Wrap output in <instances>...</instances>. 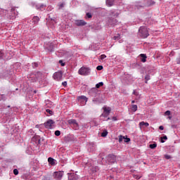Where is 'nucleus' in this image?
I'll use <instances>...</instances> for the list:
<instances>
[{"label":"nucleus","mask_w":180,"mask_h":180,"mask_svg":"<svg viewBox=\"0 0 180 180\" xmlns=\"http://www.w3.org/2000/svg\"><path fill=\"white\" fill-rule=\"evenodd\" d=\"M167 136H165L163 137H161V143H165V140H167Z\"/></svg>","instance_id":"22"},{"label":"nucleus","mask_w":180,"mask_h":180,"mask_svg":"<svg viewBox=\"0 0 180 180\" xmlns=\"http://www.w3.org/2000/svg\"><path fill=\"white\" fill-rule=\"evenodd\" d=\"M139 34L142 39H147L150 34H148V30L146 27H141L139 30Z\"/></svg>","instance_id":"1"},{"label":"nucleus","mask_w":180,"mask_h":180,"mask_svg":"<svg viewBox=\"0 0 180 180\" xmlns=\"http://www.w3.org/2000/svg\"><path fill=\"white\" fill-rule=\"evenodd\" d=\"M100 57H101V60H105V58H106V55L103 54Z\"/></svg>","instance_id":"33"},{"label":"nucleus","mask_w":180,"mask_h":180,"mask_svg":"<svg viewBox=\"0 0 180 180\" xmlns=\"http://www.w3.org/2000/svg\"><path fill=\"white\" fill-rule=\"evenodd\" d=\"M133 94L134 95H139V93L137 92V91H136V90H134V91H133Z\"/></svg>","instance_id":"43"},{"label":"nucleus","mask_w":180,"mask_h":180,"mask_svg":"<svg viewBox=\"0 0 180 180\" xmlns=\"http://www.w3.org/2000/svg\"><path fill=\"white\" fill-rule=\"evenodd\" d=\"M48 162H49V164H51V165H54V164H56V160L52 158H49Z\"/></svg>","instance_id":"15"},{"label":"nucleus","mask_w":180,"mask_h":180,"mask_svg":"<svg viewBox=\"0 0 180 180\" xmlns=\"http://www.w3.org/2000/svg\"><path fill=\"white\" fill-rule=\"evenodd\" d=\"M37 9H39V11H44L46 9V6L44 4L36 6Z\"/></svg>","instance_id":"13"},{"label":"nucleus","mask_w":180,"mask_h":180,"mask_svg":"<svg viewBox=\"0 0 180 180\" xmlns=\"http://www.w3.org/2000/svg\"><path fill=\"white\" fill-rule=\"evenodd\" d=\"M90 72L91 70L89 68L85 67H82L78 71V74H79V75H89Z\"/></svg>","instance_id":"4"},{"label":"nucleus","mask_w":180,"mask_h":180,"mask_svg":"<svg viewBox=\"0 0 180 180\" xmlns=\"http://www.w3.org/2000/svg\"><path fill=\"white\" fill-rule=\"evenodd\" d=\"M86 16L87 18H89V19H91V18H92V15L90 13H87Z\"/></svg>","instance_id":"36"},{"label":"nucleus","mask_w":180,"mask_h":180,"mask_svg":"<svg viewBox=\"0 0 180 180\" xmlns=\"http://www.w3.org/2000/svg\"><path fill=\"white\" fill-rule=\"evenodd\" d=\"M78 179V175L72 173V174H68V180H77Z\"/></svg>","instance_id":"11"},{"label":"nucleus","mask_w":180,"mask_h":180,"mask_svg":"<svg viewBox=\"0 0 180 180\" xmlns=\"http://www.w3.org/2000/svg\"><path fill=\"white\" fill-rule=\"evenodd\" d=\"M107 160L108 161L109 164L115 163L116 161V157L114 155H108L107 157Z\"/></svg>","instance_id":"9"},{"label":"nucleus","mask_w":180,"mask_h":180,"mask_svg":"<svg viewBox=\"0 0 180 180\" xmlns=\"http://www.w3.org/2000/svg\"><path fill=\"white\" fill-rule=\"evenodd\" d=\"M159 129H160V130H164V127L163 126H160Z\"/></svg>","instance_id":"44"},{"label":"nucleus","mask_w":180,"mask_h":180,"mask_svg":"<svg viewBox=\"0 0 180 180\" xmlns=\"http://www.w3.org/2000/svg\"><path fill=\"white\" fill-rule=\"evenodd\" d=\"M167 119H169V120H171V119H172V117L169 116V117H167Z\"/></svg>","instance_id":"47"},{"label":"nucleus","mask_w":180,"mask_h":180,"mask_svg":"<svg viewBox=\"0 0 180 180\" xmlns=\"http://www.w3.org/2000/svg\"><path fill=\"white\" fill-rule=\"evenodd\" d=\"M165 157L167 158V160H169V158H171V157L168 155H165Z\"/></svg>","instance_id":"41"},{"label":"nucleus","mask_w":180,"mask_h":180,"mask_svg":"<svg viewBox=\"0 0 180 180\" xmlns=\"http://www.w3.org/2000/svg\"><path fill=\"white\" fill-rule=\"evenodd\" d=\"M124 143H129L130 141V139L127 138V136H124Z\"/></svg>","instance_id":"25"},{"label":"nucleus","mask_w":180,"mask_h":180,"mask_svg":"<svg viewBox=\"0 0 180 180\" xmlns=\"http://www.w3.org/2000/svg\"><path fill=\"white\" fill-rule=\"evenodd\" d=\"M68 122L69 124H72V126H73L74 124H77V120H73V119L69 120L68 121Z\"/></svg>","instance_id":"17"},{"label":"nucleus","mask_w":180,"mask_h":180,"mask_svg":"<svg viewBox=\"0 0 180 180\" xmlns=\"http://www.w3.org/2000/svg\"><path fill=\"white\" fill-rule=\"evenodd\" d=\"M63 175H64V172H61V171L55 172L53 174V178H54L55 179H56V180H61Z\"/></svg>","instance_id":"7"},{"label":"nucleus","mask_w":180,"mask_h":180,"mask_svg":"<svg viewBox=\"0 0 180 180\" xmlns=\"http://www.w3.org/2000/svg\"><path fill=\"white\" fill-rule=\"evenodd\" d=\"M103 112L101 115V117H108L110 115V112H112V108L104 106L103 107Z\"/></svg>","instance_id":"2"},{"label":"nucleus","mask_w":180,"mask_h":180,"mask_svg":"<svg viewBox=\"0 0 180 180\" xmlns=\"http://www.w3.org/2000/svg\"><path fill=\"white\" fill-rule=\"evenodd\" d=\"M75 25L77 26H85V25H86V22L84 21V20H77L75 21Z\"/></svg>","instance_id":"10"},{"label":"nucleus","mask_w":180,"mask_h":180,"mask_svg":"<svg viewBox=\"0 0 180 180\" xmlns=\"http://www.w3.org/2000/svg\"><path fill=\"white\" fill-rule=\"evenodd\" d=\"M115 2V0H106V4L108 6H113V3Z\"/></svg>","instance_id":"16"},{"label":"nucleus","mask_w":180,"mask_h":180,"mask_svg":"<svg viewBox=\"0 0 180 180\" xmlns=\"http://www.w3.org/2000/svg\"><path fill=\"white\" fill-rule=\"evenodd\" d=\"M13 174H14V175H18L19 174V170H18L17 169H15L13 170Z\"/></svg>","instance_id":"30"},{"label":"nucleus","mask_w":180,"mask_h":180,"mask_svg":"<svg viewBox=\"0 0 180 180\" xmlns=\"http://www.w3.org/2000/svg\"><path fill=\"white\" fill-rule=\"evenodd\" d=\"M165 115L166 116H169V115H171V111L167 110V111L165 112Z\"/></svg>","instance_id":"32"},{"label":"nucleus","mask_w":180,"mask_h":180,"mask_svg":"<svg viewBox=\"0 0 180 180\" xmlns=\"http://www.w3.org/2000/svg\"><path fill=\"white\" fill-rule=\"evenodd\" d=\"M47 113H49V115H53V111L51 110L50 109H46Z\"/></svg>","instance_id":"35"},{"label":"nucleus","mask_w":180,"mask_h":180,"mask_svg":"<svg viewBox=\"0 0 180 180\" xmlns=\"http://www.w3.org/2000/svg\"><path fill=\"white\" fill-rule=\"evenodd\" d=\"M46 129H54L56 127V122L53 120H49L44 123Z\"/></svg>","instance_id":"5"},{"label":"nucleus","mask_w":180,"mask_h":180,"mask_svg":"<svg viewBox=\"0 0 180 180\" xmlns=\"http://www.w3.org/2000/svg\"><path fill=\"white\" fill-rule=\"evenodd\" d=\"M112 120H113V122H116V120H117V118L116 117H112Z\"/></svg>","instance_id":"39"},{"label":"nucleus","mask_w":180,"mask_h":180,"mask_svg":"<svg viewBox=\"0 0 180 180\" xmlns=\"http://www.w3.org/2000/svg\"><path fill=\"white\" fill-rule=\"evenodd\" d=\"M114 16H117V15H114Z\"/></svg>","instance_id":"50"},{"label":"nucleus","mask_w":180,"mask_h":180,"mask_svg":"<svg viewBox=\"0 0 180 180\" xmlns=\"http://www.w3.org/2000/svg\"><path fill=\"white\" fill-rule=\"evenodd\" d=\"M143 126H145L146 127H148L150 126V124H148V122H141L139 123L140 129H142Z\"/></svg>","instance_id":"12"},{"label":"nucleus","mask_w":180,"mask_h":180,"mask_svg":"<svg viewBox=\"0 0 180 180\" xmlns=\"http://www.w3.org/2000/svg\"><path fill=\"white\" fill-rule=\"evenodd\" d=\"M59 64H60L62 67H64V65H65V63H63V60H59Z\"/></svg>","instance_id":"34"},{"label":"nucleus","mask_w":180,"mask_h":180,"mask_svg":"<svg viewBox=\"0 0 180 180\" xmlns=\"http://www.w3.org/2000/svg\"><path fill=\"white\" fill-rule=\"evenodd\" d=\"M41 72H37V74H31L30 75V76L28 77L30 81H32V82H35V81H37V79H39V78H41Z\"/></svg>","instance_id":"3"},{"label":"nucleus","mask_w":180,"mask_h":180,"mask_svg":"<svg viewBox=\"0 0 180 180\" xmlns=\"http://www.w3.org/2000/svg\"><path fill=\"white\" fill-rule=\"evenodd\" d=\"M73 126L75 128V129H78V123L77 122H76V124H74Z\"/></svg>","instance_id":"40"},{"label":"nucleus","mask_w":180,"mask_h":180,"mask_svg":"<svg viewBox=\"0 0 180 180\" xmlns=\"http://www.w3.org/2000/svg\"><path fill=\"white\" fill-rule=\"evenodd\" d=\"M33 67H35V68H36L39 67V64H37V63H33Z\"/></svg>","instance_id":"38"},{"label":"nucleus","mask_w":180,"mask_h":180,"mask_svg":"<svg viewBox=\"0 0 180 180\" xmlns=\"http://www.w3.org/2000/svg\"><path fill=\"white\" fill-rule=\"evenodd\" d=\"M77 101L81 103V105H86V102H88V98L85 96H80L77 97Z\"/></svg>","instance_id":"8"},{"label":"nucleus","mask_w":180,"mask_h":180,"mask_svg":"<svg viewBox=\"0 0 180 180\" xmlns=\"http://www.w3.org/2000/svg\"><path fill=\"white\" fill-rule=\"evenodd\" d=\"M149 147H150V148L154 149L157 147V145H156V143L150 144L149 146Z\"/></svg>","instance_id":"26"},{"label":"nucleus","mask_w":180,"mask_h":180,"mask_svg":"<svg viewBox=\"0 0 180 180\" xmlns=\"http://www.w3.org/2000/svg\"><path fill=\"white\" fill-rule=\"evenodd\" d=\"M62 84L63 86H67V82H63Z\"/></svg>","instance_id":"42"},{"label":"nucleus","mask_w":180,"mask_h":180,"mask_svg":"<svg viewBox=\"0 0 180 180\" xmlns=\"http://www.w3.org/2000/svg\"><path fill=\"white\" fill-rule=\"evenodd\" d=\"M108 120H110V117H108L107 120H105L106 122H108Z\"/></svg>","instance_id":"48"},{"label":"nucleus","mask_w":180,"mask_h":180,"mask_svg":"<svg viewBox=\"0 0 180 180\" xmlns=\"http://www.w3.org/2000/svg\"><path fill=\"white\" fill-rule=\"evenodd\" d=\"M64 3H61L59 4V8H64Z\"/></svg>","instance_id":"37"},{"label":"nucleus","mask_w":180,"mask_h":180,"mask_svg":"<svg viewBox=\"0 0 180 180\" xmlns=\"http://www.w3.org/2000/svg\"><path fill=\"white\" fill-rule=\"evenodd\" d=\"M141 175H139V174H134V178H135V179H140V178H141Z\"/></svg>","instance_id":"24"},{"label":"nucleus","mask_w":180,"mask_h":180,"mask_svg":"<svg viewBox=\"0 0 180 180\" xmlns=\"http://www.w3.org/2000/svg\"><path fill=\"white\" fill-rule=\"evenodd\" d=\"M39 20H40V18H39V17L37 16L34 17L32 19V21L34 22V23H37Z\"/></svg>","instance_id":"18"},{"label":"nucleus","mask_w":180,"mask_h":180,"mask_svg":"<svg viewBox=\"0 0 180 180\" xmlns=\"http://www.w3.org/2000/svg\"><path fill=\"white\" fill-rule=\"evenodd\" d=\"M141 57V60L142 61V63H146V61H147V56H146V54H143L141 53L140 55Z\"/></svg>","instance_id":"14"},{"label":"nucleus","mask_w":180,"mask_h":180,"mask_svg":"<svg viewBox=\"0 0 180 180\" xmlns=\"http://www.w3.org/2000/svg\"><path fill=\"white\" fill-rule=\"evenodd\" d=\"M53 78L55 81H61L63 79V72L58 71L55 72L53 75Z\"/></svg>","instance_id":"6"},{"label":"nucleus","mask_w":180,"mask_h":180,"mask_svg":"<svg viewBox=\"0 0 180 180\" xmlns=\"http://www.w3.org/2000/svg\"><path fill=\"white\" fill-rule=\"evenodd\" d=\"M60 134H61V132L60 131L57 130V131H55V136H58Z\"/></svg>","instance_id":"31"},{"label":"nucleus","mask_w":180,"mask_h":180,"mask_svg":"<svg viewBox=\"0 0 180 180\" xmlns=\"http://www.w3.org/2000/svg\"><path fill=\"white\" fill-rule=\"evenodd\" d=\"M101 86H103V82H101L96 84V88L99 89Z\"/></svg>","instance_id":"19"},{"label":"nucleus","mask_w":180,"mask_h":180,"mask_svg":"<svg viewBox=\"0 0 180 180\" xmlns=\"http://www.w3.org/2000/svg\"><path fill=\"white\" fill-rule=\"evenodd\" d=\"M96 70H98V71H101V70H103V66L98 65L97 66Z\"/></svg>","instance_id":"28"},{"label":"nucleus","mask_w":180,"mask_h":180,"mask_svg":"<svg viewBox=\"0 0 180 180\" xmlns=\"http://www.w3.org/2000/svg\"><path fill=\"white\" fill-rule=\"evenodd\" d=\"M131 110H132V112H136L137 110V105H132Z\"/></svg>","instance_id":"20"},{"label":"nucleus","mask_w":180,"mask_h":180,"mask_svg":"<svg viewBox=\"0 0 180 180\" xmlns=\"http://www.w3.org/2000/svg\"><path fill=\"white\" fill-rule=\"evenodd\" d=\"M145 79H146V84H147V82H148V81H150V75H147L145 77Z\"/></svg>","instance_id":"29"},{"label":"nucleus","mask_w":180,"mask_h":180,"mask_svg":"<svg viewBox=\"0 0 180 180\" xmlns=\"http://www.w3.org/2000/svg\"><path fill=\"white\" fill-rule=\"evenodd\" d=\"M134 102H135L134 101H131V103H134Z\"/></svg>","instance_id":"49"},{"label":"nucleus","mask_w":180,"mask_h":180,"mask_svg":"<svg viewBox=\"0 0 180 180\" xmlns=\"http://www.w3.org/2000/svg\"><path fill=\"white\" fill-rule=\"evenodd\" d=\"M111 21H112V20H110V21H109V25H115V23H113V22H111Z\"/></svg>","instance_id":"45"},{"label":"nucleus","mask_w":180,"mask_h":180,"mask_svg":"<svg viewBox=\"0 0 180 180\" xmlns=\"http://www.w3.org/2000/svg\"><path fill=\"white\" fill-rule=\"evenodd\" d=\"M114 40H119L120 39V34H117V36L113 37Z\"/></svg>","instance_id":"27"},{"label":"nucleus","mask_w":180,"mask_h":180,"mask_svg":"<svg viewBox=\"0 0 180 180\" xmlns=\"http://www.w3.org/2000/svg\"><path fill=\"white\" fill-rule=\"evenodd\" d=\"M102 137H106L108 136V131H104L102 134H101Z\"/></svg>","instance_id":"23"},{"label":"nucleus","mask_w":180,"mask_h":180,"mask_svg":"<svg viewBox=\"0 0 180 180\" xmlns=\"http://www.w3.org/2000/svg\"><path fill=\"white\" fill-rule=\"evenodd\" d=\"M2 56H3L2 53L0 52V58H2Z\"/></svg>","instance_id":"46"},{"label":"nucleus","mask_w":180,"mask_h":180,"mask_svg":"<svg viewBox=\"0 0 180 180\" xmlns=\"http://www.w3.org/2000/svg\"><path fill=\"white\" fill-rule=\"evenodd\" d=\"M123 140H124V136L120 135V136H119V139H118L119 143H122V141H123Z\"/></svg>","instance_id":"21"}]
</instances>
